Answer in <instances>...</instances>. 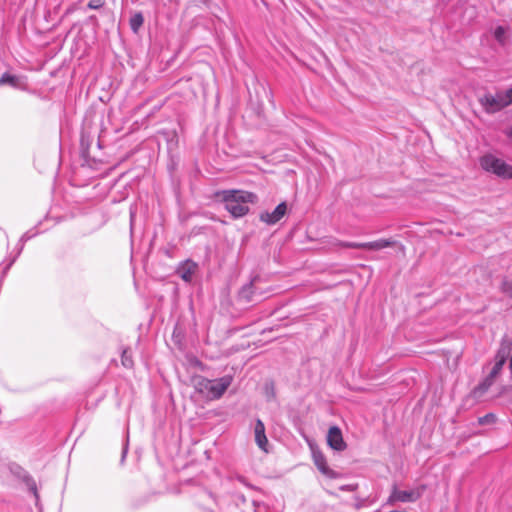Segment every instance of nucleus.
<instances>
[{
  "instance_id": "nucleus-1",
  "label": "nucleus",
  "mask_w": 512,
  "mask_h": 512,
  "mask_svg": "<svg viewBox=\"0 0 512 512\" xmlns=\"http://www.w3.org/2000/svg\"><path fill=\"white\" fill-rule=\"evenodd\" d=\"M232 376L225 375L217 379H207L203 376H197L193 379L195 390L208 400H216L222 397L225 391L232 383Z\"/></svg>"
},
{
  "instance_id": "nucleus-23",
  "label": "nucleus",
  "mask_w": 512,
  "mask_h": 512,
  "mask_svg": "<svg viewBox=\"0 0 512 512\" xmlns=\"http://www.w3.org/2000/svg\"><path fill=\"white\" fill-rule=\"evenodd\" d=\"M504 364H505L504 362L495 359V363H494V365H493V367L491 369L493 374L499 375L501 373V371H502V368H503Z\"/></svg>"
},
{
  "instance_id": "nucleus-19",
  "label": "nucleus",
  "mask_w": 512,
  "mask_h": 512,
  "mask_svg": "<svg viewBox=\"0 0 512 512\" xmlns=\"http://www.w3.org/2000/svg\"><path fill=\"white\" fill-rule=\"evenodd\" d=\"M121 361L124 367L131 368L133 366V361L131 359V355L128 350H124L122 353Z\"/></svg>"
},
{
  "instance_id": "nucleus-10",
  "label": "nucleus",
  "mask_w": 512,
  "mask_h": 512,
  "mask_svg": "<svg viewBox=\"0 0 512 512\" xmlns=\"http://www.w3.org/2000/svg\"><path fill=\"white\" fill-rule=\"evenodd\" d=\"M255 280H252L248 284L244 285L241 290L239 291V299L249 303L253 301H259L260 297L256 296V290H255Z\"/></svg>"
},
{
  "instance_id": "nucleus-17",
  "label": "nucleus",
  "mask_w": 512,
  "mask_h": 512,
  "mask_svg": "<svg viewBox=\"0 0 512 512\" xmlns=\"http://www.w3.org/2000/svg\"><path fill=\"white\" fill-rule=\"evenodd\" d=\"M494 37L495 39L501 44V45H504L506 43V40H507V36H506V30L504 27L502 26H498L496 29H495V32H494Z\"/></svg>"
},
{
  "instance_id": "nucleus-6",
  "label": "nucleus",
  "mask_w": 512,
  "mask_h": 512,
  "mask_svg": "<svg viewBox=\"0 0 512 512\" xmlns=\"http://www.w3.org/2000/svg\"><path fill=\"white\" fill-rule=\"evenodd\" d=\"M327 444L335 451L341 452L347 448L343 439L341 429L338 426H332L327 433Z\"/></svg>"
},
{
  "instance_id": "nucleus-20",
  "label": "nucleus",
  "mask_w": 512,
  "mask_h": 512,
  "mask_svg": "<svg viewBox=\"0 0 512 512\" xmlns=\"http://www.w3.org/2000/svg\"><path fill=\"white\" fill-rule=\"evenodd\" d=\"M495 421H496V416L492 413L486 414L483 417L479 418V423L481 425L491 424V423H494Z\"/></svg>"
},
{
  "instance_id": "nucleus-21",
  "label": "nucleus",
  "mask_w": 512,
  "mask_h": 512,
  "mask_svg": "<svg viewBox=\"0 0 512 512\" xmlns=\"http://www.w3.org/2000/svg\"><path fill=\"white\" fill-rule=\"evenodd\" d=\"M105 5V0H90L88 2V8L93 10L101 9Z\"/></svg>"
},
{
  "instance_id": "nucleus-18",
  "label": "nucleus",
  "mask_w": 512,
  "mask_h": 512,
  "mask_svg": "<svg viewBox=\"0 0 512 512\" xmlns=\"http://www.w3.org/2000/svg\"><path fill=\"white\" fill-rule=\"evenodd\" d=\"M500 290L502 293L506 294L509 297H512V280L503 279Z\"/></svg>"
},
{
  "instance_id": "nucleus-13",
  "label": "nucleus",
  "mask_w": 512,
  "mask_h": 512,
  "mask_svg": "<svg viewBox=\"0 0 512 512\" xmlns=\"http://www.w3.org/2000/svg\"><path fill=\"white\" fill-rule=\"evenodd\" d=\"M397 244L396 241L390 239H379L372 242L365 243V249L367 250H381Z\"/></svg>"
},
{
  "instance_id": "nucleus-4",
  "label": "nucleus",
  "mask_w": 512,
  "mask_h": 512,
  "mask_svg": "<svg viewBox=\"0 0 512 512\" xmlns=\"http://www.w3.org/2000/svg\"><path fill=\"white\" fill-rule=\"evenodd\" d=\"M479 103L485 112L489 114H494L507 107L502 92H498L495 95L486 93L479 97Z\"/></svg>"
},
{
  "instance_id": "nucleus-22",
  "label": "nucleus",
  "mask_w": 512,
  "mask_h": 512,
  "mask_svg": "<svg viewBox=\"0 0 512 512\" xmlns=\"http://www.w3.org/2000/svg\"><path fill=\"white\" fill-rule=\"evenodd\" d=\"M340 245L345 248L365 249V243L342 242Z\"/></svg>"
},
{
  "instance_id": "nucleus-9",
  "label": "nucleus",
  "mask_w": 512,
  "mask_h": 512,
  "mask_svg": "<svg viewBox=\"0 0 512 512\" xmlns=\"http://www.w3.org/2000/svg\"><path fill=\"white\" fill-rule=\"evenodd\" d=\"M14 473L19 478H21V480L27 486L28 490L31 493H33V495L35 496L36 499H38L39 495H38L37 485H36V482L33 479V477L28 472H26L23 468H21L20 466H17L16 471Z\"/></svg>"
},
{
  "instance_id": "nucleus-25",
  "label": "nucleus",
  "mask_w": 512,
  "mask_h": 512,
  "mask_svg": "<svg viewBox=\"0 0 512 512\" xmlns=\"http://www.w3.org/2000/svg\"><path fill=\"white\" fill-rule=\"evenodd\" d=\"M265 390H266V396L268 399H272L275 397L274 385L272 383L266 384Z\"/></svg>"
},
{
  "instance_id": "nucleus-16",
  "label": "nucleus",
  "mask_w": 512,
  "mask_h": 512,
  "mask_svg": "<svg viewBox=\"0 0 512 512\" xmlns=\"http://www.w3.org/2000/svg\"><path fill=\"white\" fill-rule=\"evenodd\" d=\"M144 18L141 13H136L130 18V28L133 32H138L140 27L143 25Z\"/></svg>"
},
{
  "instance_id": "nucleus-12",
  "label": "nucleus",
  "mask_w": 512,
  "mask_h": 512,
  "mask_svg": "<svg viewBox=\"0 0 512 512\" xmlns=\"http://www.w3.org/2000/svg\"><path fill=\"white\" fill-rule=\"evenodd\" d=\"M255 441L257 445L266 451V445L268 443L267 437L265 435V426L264 423L258 419L255 423Z\"/></svg>"
},
{
  "instance_id": "nucleus-5",
  "label": "nucleus",
  "mask_w": 512,
  "mask_h": 512,
  "mask_svg": "<svg viewBox=\"0 0 512 512\" xmlns=\"http://www.w3.org/2000/svg\"><path fill=\"white\" fill-rule=\"evenodd\" d=\"M422 489L412 490H398L395 486L393 487L392 493L388 498V503L393 504L395 502H415L421 497Z\"/></svg>"
},
{
  "instance_id": "nucleus-7",
  "label": "nucleus",
  "mask_w": 512,
  "mask_h": 512,
  "mask_svg": "<svg viewBox=\"0 0 512 512\" xmlns=\"http://www.w3.org/2000/svg\"><path fill=\"white\" fill-rule=\"evenodd\" d=\"M287 212V204L282 202L276 206L272 212H263L260 214V220L268 225L276 224Z\"/></svg>"
},
{
  "instance_id": "nucleus-26",
  "label": "nucleus",
  "mask_w": 512,
  "mask_h": 512,
  "mask_svg": "<svg viewBox=\"0 0 512 512\" xmlns=\"http://www.w3.org/2000/svg\"><path fill=\"white\" fill-rule=\"evenodd\" d=\"M362 506H363L362 501H359V502H357V503L355 504V508H356V509H360Z\"/></svg>"
},
{
  "instance_id": "nucleus-3",
  "label": "nucleus",
  "mask_w": 512,
  "mask_h": 512,
  "mask_svg": "<svg viewBox=\"0 0 512 512\" xmlns=\"http://www.w3.org/2000/svg\"><path fill=\"white\" fill-rule=\"evenodd\" d=\"M481 167L505 179H512V166L491 154L484 155L480 159Z\"/></svg>"
},
{
  "instance_id": "nucleus-15",
  "label": "nucleus",
  "mask_w": 512,
  "mask_h": 512,
  "mask_svg": "<svg viewBox=\"0 0 512 512\" xmlns=\"http://www.w3.org/2000/svg\"><path fill=\"white\" fill-rule=\"evenodd\" d=\"M19 83H20V79H19V77L15 76V75L4 73L0 77V86L8 84L12 87L17 88V87H19Z\"/></svg>"
},
{
  "instance_id": "nucleus-11",
  "label": "nucleus",
  "mask_w": 512,
  "mask_h": 512,
  "mask_svg": "<svg viewBox=\"0 0 512 512\" xmlns=\"http://www.w3.org/2000/svg\"><path fill=\"white\" fill-rule=\"evenodd\" d=\"M197 270V264L192 261L182 263L178 269L177 274L185 281L191 282L193 275Z\"/></svg>"
},
{
  "instance_id": "nucleus-24",
  "label": "nucleus",
  "mask_w": 512,
  "mask_h": 512,
  "mask_svg": "<svg viewBox=\"0 0 512 512\" xmlns=\"http://www.w3.org/2000/svg\"><path fill=\"white\" fill-rule=\"evenodd\" d=\"M504 100L507 104V106L512 104V87L506 90L505 92H502Z\"/></svg>"
},
{
  "instance_id": "nucleus-2",
  "label": "nucleus",
  "mask_w": 512,
  "mask_h": 512,
  "mask_svg": "<svg viewBox=\"0 0 512 512\" xmlns=\"http://www.w3.org/2000/svg\"><path fill=\"white\" fill-rule=\"evenodd\" d=\"M222 197L226 210L235 218L246 215L249 211L247 204L257 200L254 193L242 190H225Z\"/></svg>"
},
{
  "instance_id": "nucleus-8",
  "label": "nucleus",
  "mask_w": 512,
  "mask_h": 512,
  "mask_svg": "<svg viewBox=\"0 0 512 512\" xmlns=\"http://www.w3.org/2000/svg\"><path fill=\"white\" fill-rule=\"evenodd\" d=\"M499 375L493 374L492 371L489 372V374L484 378L482 382H480L471 392V396L474 399L481 398L488 390L489 388L494 384L496 378Z\"/></svg>"
},
{
  "instance_id": "nucleus-27",
  "label": "nucleus",
  "mask_w": 512,
  "mask_h": 512,
  "mask_svg": "<svg viewBox=\"0 0 512 512\" xmlns=\"http://www.w3.org/2000/svg\"><path fill=\"white\" fill-rule=\"evenodd\" d=\"M506 134L509 138H512V127L507 130Z\"/></svg>"
},
{
  "instance_id": "nucleus-14",
  "label": "nucleus",
  "mask_w": 512,
  "mask_h": 512,
  "mask_svg": "<svg viewBox=\"0 0 512 512\" xmlns=\"http://www.w3.org/2000/svg\"><path fill=\"white\" fill-rule=\"evenodd\" d=\"M314 463L317 468L325 475H330L331 470L327 466L326 458L321 452L313 453Z\"/></svg>"
},
{
  "instance_id": "nucleus-28",
  "label": "nucleus",
  "mask_w": 512,
  "mask_h": 512,
  "mask_svg": "<svg viewBox=\"0 0 512 512\" xmlns=\"http://www.w3.org/2000/svg\"><path fill=\"white\" fill-rule=\"evenodd\" d=\"M399 246H400V250H401L402 252H404L405 247H404L402 244H400Z\"/></svg>"
}]
</instances>
